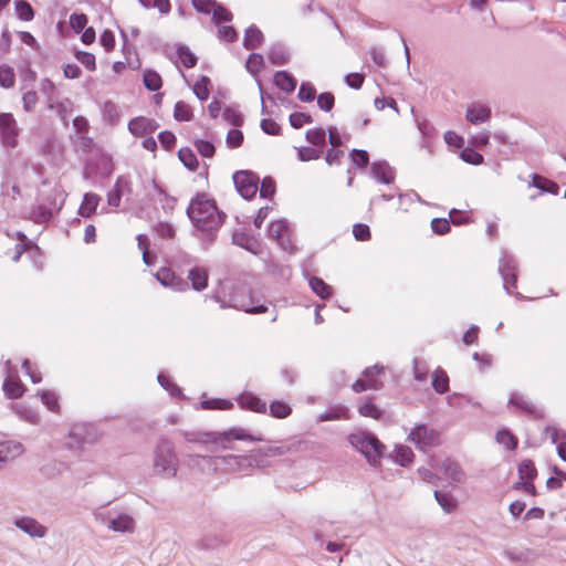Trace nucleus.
Returning a JSON list of instances; mask_svg holds the SVG:
<instances>
[{
    "mask_svg": "<svg viewBox=\"0 0 566 566\" xmlns=\"http://www.w3.org/2000/svg\"><path fill=\"white\" fill-rule=\"evenodd\" d=\"M237 401L243 409H249L260 413H264L266 411V403L251 392H243L239 395Z\"/></svg>",
    "mask_w": 566,
    "mask_h": 566,
    "instance_id": "nucleus-25",
    "label": "nucleus"
},
{
    "mask_svg": "<svg viewBox=\"0 0 566 566\" xmlns=\"http://www.w3.org/2000/svg\"><path fill=\"white\" fill-rule=\"evenodd\" d=\"M306 140L314 146H324L326 143V133L323 128H313L306 132Z\"/></svg>",
    "mask_w": 566,
    "mask_h": 566,
    "instance_id": "nucleus-59",
    "label": "nucleus"
},
{
    "mask_svg": "<svg viewBox=\"0 0 566 566\" xmlns=\"http://www.w3.org/2000/svg\"><path fill=\"white\" fill-rule=\"evenodd\" d=\"M263 39L264 35L262 31L252 24L245 30L243 38V46L247 50H254L262 44Z\"/></svg>",
    "mask_w": 566,
    "mask_h": 566,
    "instance_id": "nucleus-30",
    "label": "nucleus"
},
{
    "mask_svg": "<svg viewBox=\"0 0 566 566\" xmlns=\"http://www.w3.org/2000/svg\"><path fill=\"white\" fill-rule=\"evenodd\" d=\"M15 12L20 20L31 21L34 18V11L31 4L25 0H17L14 2Z\"/></svg>",
    "mask_w": 566,
    "mask_h": 566,
    "instance_id": "nucleus-47",
    "label": "nucleus"
},
{
    "mask_svg": "<svg viewBox=\"0 0 566 566\" xmlns=\"http://www.w3.org/2000/svg\"><path fill=\"white\" fill-rule=\"evenodd\" d=\"M213 467L214 471L224 472H245L252 470L258 465L255 455H196Z\"/></svg>",
    "mask_w": 566,
    "mask_h": 566,
    "instance_id": "nucleus-5",
    "label": "nucleus"
},
{
    "mask_svg": "<svg viewBox=\"0 0 566 566\" xmlns=\"http://www.w3.org/2000/svg\"><path fill=\"white\" fill-rule=\"evenodd\" d=\"M159 127L158 123L145 116L134 117L128 123V130L134 137L151 135Z\"/></svg>",
    "mask_w": 566,
    "mask_h": 566,
    "instance_id": "nucleus-14",
    "label": "nucleus"
},
{
    "mask_svg": "<svg viewBox=\"0 0 566 566\" xmlns=\"http://www.w3.org/2000/svg\"><path fill=\"white\" fill-rule=\"evenodd\" d=\"M178 469L179 459L174 443L166 438H161L154 450V473L161 478L171 479L176 476Z\"/></svg>",
    "mask_w": 566,
    "mask_h": 566,
    "instance_id": "nucleus-3",
    "label": "nucleus"
},
{
    "mask_svg": "<svg viewBox=\"0 0 566 566\" xmlns=\"http://www.w3.org/2000/svg\"><path fill=\"white\" fill-rule=\"evenodd\" d=\"M19 130L18 123L11 113H0V140L3 147H17Z\"/></svg>",
    "mask_w": 566,
    "mask_h": 566,
    "instance_id": "nucleus-10",
    "label": "nucleus"
},
{
    "mask_svg": "<svg viewBox=\"0 0 566 566\" xmlns=\"http://www.w3.org/2000/svg\"><path fill=\"white\" fill-rule=\"evenodd\" d=\"M233 184L240 196L247 200L252 199L259 189V177L247 170L233 174Z\"/></svg>",
    "mask_w": 566,
    "mask_h": 566,
    "instance_id": "nucleus-9",
    "label": "nucleus"
},
{
    "mask_svg": "<svg viewBox=\"0 0 566 566\" xmlns=\"http://www.w3.org/2000/svg\"><path fill=\"white\" fill-rule=\"evenodd\" d=\"M15 84L14 70L8 64H0V86L11 88Z\"/></svg>",
    "mask_w": 566,
    "mask_h": 566,
    "instance_id": "nucleus-46",
    "label": "nucleus"
},
{
    "mask_svg": "<svg viewBox=\"0 0 566 566\" xmlns=\"http://www.w3.org/2000/svg\"><path fill=\"white\" fill-rule=\"evenodd\" d=\"M465 117L473 125L485 123L491 117V108L481 103H472L468 106Z\"/></svg>",
    "mask_w": 566,
    "mask_h": 566,
    "instance_id": "nucleus-23",
    "label": "nucleus"
},
{
    "mask_svg": "<svg viewBox=\"0 0 566 566\" xmlns=\"http://www.w3.org/2000/svg\"><path fill=\"white\" fill-rule=\"evenodd\" d=\"M154 190L158 193L161 201V208L166 213L174 211L176 206V198L169 196L155 180L151 181Z\"/></svg>",
    "mask_w": 566,
    "mask_h": 566,
    "instance_id": "nucleus-37",
    "label": "nucleus"
},
{
    "mask_svg": "<svg viewBox=\"0 0 566 566\" xmlns=\"http://www.w3.org/2000/svg\"><path fill=\"white\" fill-rule=\"evenodd\" d=\"M397 196L399 199V208L403 211H407L409 207L416 201L422 202L420 196L413 190L405 193L398 192Z\"/></svg>",
    "mask_w": 566,
    "mask_h": 566,
    "instance_id": "nucleus-58",
    "label": "nucleus"
},
{
    "mask_svg": "<svg viewBox=\"0 0 566 566\" xmlns=\"http://www.w3.org/2000/svg\"><path fill=\"white\" fill-rule=\"evenodd\" d=\"M412 460H413V452L409 447L399 446L396 448L395 461L398 464L406 467V465L410 464L412 462Z\"/></svg>",
    "mask_w": 566,
    "mask_h": 566,
    "instance_id": "nucleus-48",
    "label": "nucleus"
},
{
    "mask_svg": "<svg viewBox=\"0 0 566 566\" xmlns=\"http://www.w3.org/2000/svg\"><path fill=\"white\" fill-rule=\"evenodd\" d=\"M440 470L448 479L452 480L453 482H462L464 480V472L462 471L460 464L452 459H444L441 462Z\"/></svg>",
    "mask_w": 566,
    "mask_h": 566,
    "instance_id": "nucleus-28",
    "label": "nucleus"
},
{
    "mask_svg": "<svg viewBox=\"0 0 566 566\" xmlns=\"http://www.w3.org/2000/svg\"><path fill=\"white\" fill-rule=\"evenodd\" d=\"M532 185L542 190L543 192H548V193H553V195H557L558 193V190H559V187L556 182L554 181H551L544 177H541L538 175H533V178H532Z\"/></svg>",
    "mask_w": 566,
    "mask_h": 566,
    "instance_id": "nucleus-41",
    "label": "nucleus"
},
{
    "mask_svg": "<svg viewBox=\"0 0 566 566\" xmlns=\"http://www.w3.org/2000/svg\"><path fill=\"white\" fill-rule=\"evenodd\" d=\"M107 527L117 533H132L135 530V521L130 515L120 513L108 520Z\"/></svg>",
    "mask_w": 566,
    "mask_h": 566,
    "instance_id": "nucleus-24",
    "label": "nucleus"
},
{
    "mask_svg": "<svg viewBox=\"0 0 566 566\" xmlns=\"http://www.w3.org/2000/svg\"><path fill=\"white\" fill-rule=\"evenodd\" d=\"M17 238L19 240V243H17L15 245V253L12 256V261L18 262L22 253L25 252L28 256L34 261L36 268H40L41 265L38 261V259H41L40 249L36 245L32 244L31 242H28L27 235L22 232H17Z\"/></svg>",
    "mask_w": 566,
    "mask_h": 566,
    "instance_id": "nucleus-15",
    "label": "nucleus"
},
{
    "mask_svg": "<svg viewBox=\"0 0 566 566\" xmlns=\"http://www.w3.org/2000/svg\"><path fill=\"white\" fill-rule=\"evenodd\" d=\"M432 387L438 394H444L449 389V377L447 373L438 368L432 376Z\"/></svg>",
    "mask_w": 566,
    "mask_h": 566,
    "instance_id": "nucleus-42",
    "label": "nucleus"
},
{
    "mask_svg": "<svg viewBox=\"0 0 566 566\" xmlns=\"http://www.w3.org/2000/svg\"><path fill=\"white\" fill-rule=\"evenodd\" d=\"M509 406L514 407L516 410L532 416L534 418H538L543 416L542 409L535 406L531 400L524 397L520 392H513L509 399Z\"/></svg>",
    "mask_w": 566,
    "mask_h": 566,
    "instance_id": "nucleus-19",
    "label": "nucleus"
},
{
    "mask_svg": "<svg viewBox=\"0 0 566 566\" xmlns=\"http://www.w3.org/2000/svg\"><path fill=\"white\" fill-rule=\"evenodd\" d=\"M495 438L496 442L503 444L507 450H515L517 447V439L506 429L497 431Z\"/></svg>",
    "mask_w": 566,
    "mask_h": 566,
    "instance_id": "nucleus-50",
    "label": "nucleus"
},
{
    "mask_svg": "<svg viewBox=\"0 0 566 566\" xmlns=\"http://www.w3.org/2000/svg\"><path fill=\"white\" fill-rule=\"evenodd\" d=\"M316 96V90L310 82H302L300 85L297 97L301 102H313Z\"/></svg>",
    "mask_w": 566,
    "mask_h": 566,
    "instance_id": "nucleus-57",
    "label": "nucleus"
},
{
    "mask_svg": "<svg viewBox=\"0 0 566 566\" xmlns=\"http://www.w3.org/2000/svg\"><path fill=\"white\" fill-rule=\"evenodd\" d=\"M187 214L198 231V239L205 250L216 241L226 214L220 212L213 200L198 195L191 200Z\"/></svg>",
    "mask_w": 566,
    "mask_h": 566,
    "instance_id": "nucleus-1",
    "label": "nucleus"
},
{
    "mask_svg": "<svg viewBox=\"0 0 566 566\" xmlns=\"http://www.w3.org/2000/svg\"><path fill=\"white\" fill-rule=\"evenodd\" d=\"M268 235L274 239L285 251H292L291 229L285 220H276L270 223Z\"/></svg>",
    "mask_w": 566,
    "mask_h": 566,
    "instance_id": "nucleus-11",
    "label": "nucleus"
},
{
    "mask_svg": "<svg viewBox=\"0 0 566 566\" xmlns=\"http://www.w3.org/2000/svg\"><path fill=\"white\" fill-rule=\"evenodd\" d=\"M99 201L101 198L98 195L93 192H86L78 208V214L84 218H91L95 213Z\"/></svg>",
    "mask_w": 566,
    "mask_h": 566,
    "instance_id": "nucleus-29",
    "label": "nucleus"
},
{
    "mask_svg": "<svg viewBox=\"0 0 566 566\" xmlns=\"http://www.w3.org/2000/svg\"><path fill=\"white\" fill-rule=\"evenodd\" d=\"M232 242L233 244L251 252L252 254L258 255L262 252L261 242L253 235H250L243 231H235L232 235Z\"/></svg>",
    "mask_w": 566,
    "mask_h": 566,
    "instance_id": "nucleus-22",
    "label": "nucleus"
},
{
    "mask_svg": "<svg viewBox=\"0 0 566 566\" xmlns=\"http://www.w3.org/2000/svg\"><path fill=\"white\" fill-rule=\"evenodd\" d=\"M159 385L166 389L171 397H180L182 395L181 389L170 381V379L160 373L157 377Z\"/></svg>",
    "mask_w": 566,
    "mask_h": 566,
    "instance_id": "nucleus-64",
    "label": "nucleus"
},
{
    "mask_svg": "<svg viewBox=\"0 0 566 566\" xmlns=\"http://www.w3.org/2000/svg\"><path fill=\"white\" fill-rule=\"evenodd\" d=\"M200 406L205 410H228L233 406V403L226 399H203L201 400Z\"/></svg>",
    "mask_w": 566,
    "mask_h": 566,
    "instance_id": "nucleus-51",
    "label": "nucleus"
},
{
    "mask_svg": "<svg viewBox=\"0 0 566 566\" xmlns=\"http://www.w3.org/2000/svg\"><path fill=\"white\" fill-rule=\"evenodd\" d=\"M284 453L281 447H264L256 449L251 452V455H255L258 465L255 468H265L268 463L265 462V458H274L277 455H282Z\"/></svg>",
    "mask_w": 566,
    "mask_h": 566,
    "instance_id": "nucleus-31",
    "label": "nucleus"
},
{
    "mask_svg": "<svg viewBox=\"0 0 566 566\" xmlns=\"http://www.w3.org/2000/svg\"><path fill=\"white\" fill-rule=\"evenodd\" d=\"M4 368L7 376L2 388L6 396L12 399L21 397L24 389L21 381L18 379L17 370L12 367L10 359L6 361Z\"/></svg>",
    "mask_w": 566,
    "mask_h": 566,
    "instance_id": "nucleus-12",
    "label": "nucleus"
},
{
    "mask_svg": "<svg viewBox=\"0 0 566 566\" xmlns=\"http://www.w3.org/2000/svg\"><path fill=\"white\" fill-rule=\"evenodd\" d=\"M289 51L280 43L272 44L268 52L269 61L274 65H284L289 62Z\"/></svg>",
    "mask_w": 566,
    "mask_h": 566,
    "instance_id": "nucleus-32",
    "label": "nucleus"
},
{
    "mask_svg": "<svg viewBox=\"0 0 566 566\" xmlns=\"http://www.w3.org/2000/svg\"><path fill=\"white\" fill-rule=\"evenodd\" d=\"M188 279L196 291H201L208 285V273L203 268L195 266L189 271Z\"/></svg>",
    "mask_w": 566,
    "mask_h": 566,
    "instance_id": "nucleus-33",
    "label": "nucleus"
},
{
    "mask_svg": "<svg viewBox=\"0 0 566 566\" xmlns=\"http://www.w3.org/2000/svg\"><path fill=\"white\" fill-rule=\"evenodd\" d=\"M103 122L112 127L116 126L122 117L118 106L112 101H105L99 105Z\"/></svg>",
    "mask_w": 566,
    "mask_h": 566,
    "instance_id": "nucleus-26",
    "label": "nucleus"
},
{
    "mask_svg": "<svg viewBox=\"0 0 566 566\" xmlns=\"http://www.w3.org/2000/svg\"><path fill=\"white\" fill-rule=\"evenodd\" d=\"M184 438L188 442L214 444L220 449H231L233 440L261 441L260 437H254L243 428H232L222 432L186 431Z\"/></svg>",
    "mask_w": 566,
    "mask_h": 566,
    "instance_id": "nucleus-2",
    "label": "nucleus"
},
{
    "mask_svg": "<svg viewBox=\"0 0 566 566\" xmlns=\"http://www.w3.org/2000/svg\"><path fill=\"white\" fill-rule=\"evenodd\" d=\"M308 284L312 291L323 300H327L332 295V286L325 283L321 277H311Z\"/></svg>",
    "mask_w": 566,
    "mask_h": 566,
    "instance_id": "nucleus-38",
    "label": "nucleus"
},
{
    "mask_svg": "<svg viewBox=\"0 0 566 566\" xmlns=\"http://www.w3.org/2000/svg\"><path fill=\"white\" fill-rule=\"evenodd\" d=\"M347 439L349 444L360 452L370 465L376 467L379 464L385 446L375 434L364 430H355Z\"/></svg>",
    "mask_w": 566,
    "mask_h": 566,
    "instance_id": "nucleus-4",
    "label": "nucleus"
},
{
    "mask_svg": "<svg viewBox=\"0 0 566 566\" xmlns=\"http://www.w3.org/2000/svg\"><path fill=\"white\" fill-rule=\"evenodd\" d=\"M230 301V306L244 311L247 313L260 314L264 313L268 310L264 304L254 303L252 297H249V300L239 298V295L234 294Z\"/></svg>",
    "mask_w": 566,
    "mask_h": 566,
    "instance_id": "nucleus-27",
    "label": "nucleus"
},
{
    "mask_svg": "<svg viewBox=\"0 0 566 566\" xmlns=\"http://www.w3.org/2000/svg\"><path fill=\"white\" fill-rule=\"evenodd\" d=\"M291 412H292V409H291L290 405H287L284 401L277 400V401H273L270 405V413L274 418L284 419L287 416H290Z\"/></svg>",
    "mask_w": 566,
    "mask_h": 566,
    "instance_id": "nucleus-53",
    "label": "nucleus"
},
{
    "mask_svg": "<svg viewBox=\"0 0 566 566\" xmlns=\"http://www.w3.org/2000/svg\"><path fill=\"white\" fill-rule=\"evenodd\" d=\"M384 370H385V367L381 365H378V364L367 367L364 370V379H358L352 385L353 390L355 392H361L367 389H373V390L380 389L382 386V382L378 379H371L370 375H373L375 373L382 374Z\"/></svg>",
    "mask_w": 566,
    "mask_h": 566,
    "instance_id": "nucleus-13",
    "label": "nucleus"
},
{
    "mask_svg": "<svg viewBox=\"0 0 566 566\" xmlns=\"http://www.w3.org/2000/svg\"><path fill=\"white\" fill-rule=\"evenodd\" d=\"M136 239H137L138 249L142 251V254H143V262L146 265L154 264L155 259L151 258V255L149 253L150 242H149L148 237L146 234H138Z\"/></svg>",
    "mask_w": 566,
    "mask_h": 566,
    "instance_id": "nucleus-49",
    "label": "nucleus"
},
{
    "mask_svg": "<svg viewBox=\"0 0 566 566\" xmlns=\"http://www.w3.org/2000/svg\"><path fill=\"white\" fill-rule=\"evenodd\" d=\"M13 524L20 531L33 538H43L48 533V528L44 525L40 524L35 518L30 516L15 518Z\"/></svg>",
    "mask_w": 566,
    "mask_h": 566,
    "instance_id": "nucleus-17",
    "label": "nucleus"
},
{
    "mask_svg": "<svg viewBox=\"0 0 566 566\" xmlns=\"http://www.w3.org/2000/svg\"><path fill=\"white\" fill-rule=\"evenodd\" d=\"M210 13L212 14V21L214 23L232 20V13L218 2H216Z\"/></svg>",
    "mask_w": 566,
    "mask_h": 566,
    "instance_id": "nucleus-60",
    "label": "nucleus"
},
{
    "mask_svg": "<svg viewBox=\"0 0 566 566\" xmlns=\"http://www.w3.org/2000/svg\"><path fill=\"white\" fill-rule=\"evenodd\" d=\"M144 84L149 91H158L161 87L160 75L153 70H146L144 72Z\"/></svg>",
    "mask_w": 566,
    "mask_h": 566,
    "instance_id": "nucleus-54",
    "label": "nucleus"
},
{
    "mask_svg": "<svg viewBox=\"0 0 566 566\" xmlns=\"http://www.w3.org/2000/svg\"><path fill=\"white\" fill-rule=\"evenodd\" d=\"M536 469L531 460H524L518 465V476L522 481L534 480L536 476Z\"/></svg>",
    "mask_w": 566,
    "mask_h": 566,
    "instance_id": "nucleus-55",
    "label": "nucleus"
},
{
    "mask_svg": "<svg viewBox=\"0 0 566 566\" xmlns=\"http://www.w3.org/2000/svg\"><path fill=\"white\" fill-rule=\"evenodd\" d=\"M192 108L184 101H179L174 107V118L178 122H189L192 119Z\"/></svg>",
    "mask_w": 566,
    "mask_h": 566,
    "instance_id": "nucleus-43",
    "label": "nucleus"
},
{
    "mask_svg": "<svg viewBox=\"0 0 566 566\" xmlns=\"http://www.w3.org/2000/svg\"><path fill=\"white\" fill-rule=\"evenodd\" d=\"M517 263L513 255L503 252L500 259L499 272L503 279V289L507 294H513L517 281Z\"/></svg>",
    "mask_w": 566,
    "mask_h": 566,
    "instance_id": "nucleus-8",
    "label": "nucleus"
},
{
    "mask_svg": "<svg viewBox=\"0 0 566 566\" xmlns=\"http://www.w3.org/2000/svg\"><path fill=\"white\" fill-rule=\"evenodd\" d=\"M178 157L180 161L188 168L190 171H196L198 168V159L192 149L185 147L180 148L178 151Z\"/></svg>",
    "mask_w": 566,
    "mask_h": 566,
    "instance_id": "nucleus-44",
    "label": "nucleus"
},
{
    "mask_svg": "<svg viewBox=\"0 0 566 566\" xmlns=\"http://www.w3.org/2000/svg\"><path fill=\"white\" fill-rule=\"evenodd\" d=\"M65 201V193L54 187L50 193L42 197L35 208L30 212V219L35 223H46L53 217V213L60 211Z\"/></svg>",
    "mask_w": 566,
    "mask_h": 566,
    "instance_id": "nucleus-6",
    "label": "nucleus"
},
{
    "mask_svg": "<svg viewBox=\"0 0 566 566\" xmlns=\"http://www.w3.org/2000/svg\"><path fill=\"white\" fill-rule=\"evenodd\" d=\"M195 144V147L197 149V151L205 158H211L214 156V153H216V147L214 145L209 142V140H205V139H196L193 142Z\"/></svg>",
    "mask_w": 566,
    "mask_h": 566,
    "instance_id": "nucleus-62",
    "label": "nucleus"
},
{
    "mask_svg": "<svg viewBox=\"0 0 566 566\" xmlns=\"http://www.w3.org/2000/svg\"><path fill=\"white\" fill-rule=\"evenodd\" d=\"M434 497H436L438 504L441 506V509L446 513H451V512H453L455 510L457 501H455V499L452 495L436 490L434 491Z\"/></svg>",
    "mask_w": 566,
    "mask_h": 566,
    "instance_id": "nucleus-45",
    "label": "nucleus"
},
{
    "mask_svg": "<svg viewBox=\"0 0 566 566\" xmlns=\"http://www.w3.org/2000/svg\"><path fill=\"white\" fill-rule=\"evenodd\" d=\"M24 452L22 443L13 440L0 442V470Z\"/></svg>",
    "mask_w": 566,
    "mask_h": 566,
    "instance_id": "nucleus-18",
    "label": "nucleus"
},
{
    "mask_svg": "<svg viewBox=\"0 0 566 566\" xmlns=\"http://www.w3.org/2000/svg\"><path fill=\"white\" fill-rule=\"evenodd\" d=\"M128 185L127 180L123 177H118L115 186L107 193V203L111 207H118L120 203L124 187Z\"/></svg>",
    "mask_w": 566,
    "mask_h": 566,
    "instance_id": "nucleus-36",
    "label": "nucleus"
},
{
    "mask_svg": "<svg viewBox=\"0 0 566 566\" xmlns=\"http://www.w3.org/2000/svg\"><path fill=\"white\" fill-rule=\"evenodd\" d=\"M370 176L377 182L390 185L394 182L395 169L385 160L374 161L370 166Z\"/></svg>",
    "mask_w": 566,
    "mask_h": 566,
    "instance_id": "nucleus-20",
    "label": "nucleus"
},
{
    "mask_svg": "<svg viewBox=\"0 0 566 566\" xmlns=\"http://www.w3.org/2000/svg\"><path fill=\"white\" fill-rule=\"evenodd\" d=\"M177 54L185 67L190 69L197 64V56L189 50L188 46H178Z\"/></svg>",
    "mask_w": 566,
    "mask_h": 566,
    "instance_id": "nucleus-52",
    "label": "nucleus"
},
{
    "mask_svg": "<svg viewBox=\"0 0 566 566\" xmlns=\"http://www.w3.org/2000/svg\"><path fill=\"white\" fill-rule=\"evenodd\" d=\"M40 92L45 96L49 108H55L57 101L56 87L54 83L48 78L43 80L40 84Z\"/></svg>",
    "mask_w": 566,
    "mask_h": 566,
    "instance_id": "nucleus-39",
    "label": "nucleus"
},
{
    "mask_svg": "<svg viewBox=\"0 0 566 566\" xmlns=\"http://www.w3.org/2000/svg\"><path fill=\"white\" fill-rule=\"evenodd\" d=\"M223 119L234 127L243 125L244 122L242 114L233 107H227L223 111Z\"/></svg>",
    "mask_w": 566,
    "mask_h": 566,
    "instance_id": "nucleus-61",
    "label": "nucleus"
},
{
    "mask_svg": "<svg viewBox=\"0 0 566 566\" xmlns=\"http://www.w3.org/2000/svg\"><path fill=\"white\" fill-rule=\"evenodd\" d=\"M42 403L52 412H60V397L55 391L42 390L39 392Z\"/></svg>",
    "mask_w": 566,
    "mask_h": 566,
    "instance_id": "nucleus-40",
    "label": "nucleus"
},
{
    "mask_svg": "<svg viewBox=\"0 0 566 566\" xmlns=\"http://www.w3.org/2000/svg\"><path fill=\"white\" fill-rule=\"evenodd\" d=\"M157 281L165 287H169L177 292H182L188 289V282L177 276L170 269L161 268L155 274Z\"/></svg>",
    "mask_w": 566,
    "mask_h": 566,
    "instance_id": "nucleus-16",
    "label": "nucleus"
},
{
    "mask_svg": "<svg viewBox=\"0 0 566 566\" xmlns=\"http://www.w3.org/2000/svg\"><path fill=\"white\" fill-rule=\"evenodd\" d=\"M408 441L413 443L420 451L434 447L439 443V433L427 424L416 426L408 434Z\"/></svg>",
    "mask_w": 566,
    "mask_h": 566,
    "instance_id": "nucleus-7",
    "label": "nucleus"
},
{
    "mask_svg": "<svg viewBox=\"0 0 566 566\" xmlns=\"http://www.w3.org/2000/svg\"><path fill=\"white\" fill-rule=\"evenodd\" d=\"M263 64H264L263 56L261 54L252 53L249 55V57L247 60L245 69L251 75H253L255 77V81H256V84H258V87L260 91V95H261L262 114H265L266 108L264 105V101H265L264 90H263V85H262L261 81L258 78V74L261 71Z\"/></svg>",
    "mask_w": 566,
    "mask_h": 566,
    "instance_id": "nucleus-21",
    "label": "nucleus"
},
{
    "mask_svg": "<svg viewBox=\"0 0 566 566\" xmlns=\"http://www.w3.org/2000/svg\"><path fill=\"white\" fill-rule=\"evenodd\" d=\"M348 409L345 406L338 405L334 406L326 411L322 412L318 416V421H333V420H340V419H348Z\"/></svg>",
    "mask_w": 566,
    "mask_h": 566,
    "instance_id": "nucleus-35",
    "label": "nucleus"
},
{
    "mask_svg": "<svg viewBox=\"0 0 566 566\" xmlns=\"http://www.w3.org/2000/svg\"><path fill=\"white\" fill-rule=\"evenodd\" d=\"M460 158L471 165H481L483 156L471 147H465L460 153Z\"/></svg>",
    "mask_w": 566,
    "mask_h": 566,
    "instance_id": "nucleus-63",
    "label": "nucleus"
},
{
    "mask_svg": "<svg viewBox=\"0 0 566 566\" xmlns=\"http://www.w3.org/2000/svg\"><path fill=\"white\" fill-rule=\"evenodd\" d=\"M209 84L210 80L207 76H201L200 80L195 83L192 91L198 99L206 101L209 97Z\"/></svg>",
    "mask_w": 566,
    "mask_h": 566,
    "instance_id": "nucleus-56",
    "label": "nucleus"
},
{
    "mask_svg": "<svg viewBox=\"0 0 566 566\" xmlns=\"http://www.w3.org/2000/svg\"><path fill=\"white\" fill-rule=\"evenodd\" d=\"M274 84L285 93H292L296 87V80L286 71H277L274 74Z\"/></svg>",
    "mask_w": 566,
    "mask_h": 566,
    "instance_id": "nucleus-34",
    "label": "nucleus"
}]
</instances>
